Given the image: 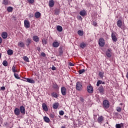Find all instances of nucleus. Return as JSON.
Wrapping results in <instances>:
<instances>
[{
  "mask_svg": "<svg viewBox=\"0 0 128 128\" xmlns=\"http://www.w3.org/2000/svg\"><path fill=\"white\" fill-rule=\"evenodd\" d=\"M102 106L104 110H108L110 108V102L108 100H104L102 102Z\"/></svg>",
  "mask_w": 128,
  "mask_h": 128,
  "instance_id": "1",
  "label": "nucleus"
},
{
  "mask_svg": "<svg viewBox=\"0 0 128 128\" xmlns=\"http://www.w3.org/2000/svg\"><path fill=\"white\" fill-rule=\"evenodd\" d=\"M76 90L80 92V90H82V82H78L76 84Z\"/></svg>",
  "mask_w": 128,
  "mask_h": 128,
  "instance_id": "2",
  "label": "nucleus"
},
{
  "mask_svg": "<svg viewBox=\"0 0 128 128\" xmlns=\"http://www.w3.org/2000/svg\"><path fill=\"white\" fill-rule=\"evenodd\" d=\"M98 44L100 46H101V48L104 46V44H106V42H104V38H100L99 39Z\"/></svg>",
  "mask_w": 128,
  "mask_h": 128,
  "instance_id": "3",
  "label": "nucleus"
},
{
  "mask_svg": "<svg viewBox=\"0 0 128 128\" xmlns=\"http://www.w3.org/2000/svg\"><path fill=\"white\" fill-rule=\"evenodd\" d=\"M87 92L88 94H92L94 92V88L90 84L87 86Z\"/></svg>",
  "mask_w": 128,
  "mask_h": 128,
  "instance_id": "4",
  "label": "nucleus"
},
{
  "mask_svg": "<svg viewBox=\"0 0 128 128\" xmlns=\"http://www.w3.org/2000/svg\"><path fill=\"white\" fill-rule=\"evenodd\" d=\"M24 26L26 28H30V23L28 20H24Z\"/></svg>",
  "mask_w": 128,
  "mask_h": 128,
  "instance_id": "5",
  "label": "nucleus"
},
{
  "mask_svg": "<svg viewBox=\"0 0 128 128\" xmlns=\"http://www.w3.org/2000/svg\"><path fill=\"white\" fill-rule=\"evenodd\" d=\"M112 49H108L106 51V54L108 58H112Z\"/></svg>",
  "mask_w": 128,
  "mask_h": 128,
  "instance_id": "6",
  "label": "nucleus"
},
{
  "mask_svg": "<svg viewBox=\"0 0 128 128\" xmlns=\"http://www.w3.org/2000/svg\"><path fill=\"white\" fill-rule=\"evenodd\" d=\"M111 36H112V40H113V42H116L118 41V38H116V33L112 32Z\"/></svg>",
  "mask_w": 128,
  "mask_h": 128,
  "instance_id": "7",
  "label": "nucleus"
},
{
  "mask_svg": "<svg viewBox=\"0 0 128 128\" xmlns=\"http://www.w3.org/2000/svg\"><path fill=\"white\" fill-rule=\"evenodd\" d=\"M98 90L101 94H104V86H99L98 88Z\"/></svg>",
  "mask_w": 128,
  "mask_h": 128,
  "instance_id": "8",
  "label": "nucleus"
},
{
  "mask_svg": "<svg viewBox=\"0 0 128 128\" xmlns=\"http://www.w3.org/2000/svg\"><path fill=\"white\" fill-rule=\"evenodd\" d=\"M61 93L62 96H66V88L64 86H62L61 88Z\"/></svg>",
  "mask_w": 128,
  "mask_h": 128,
  "instance_id": "9",
  "label": "nucleus"
},
{
  "mask_svg": "<svg viewBox=\"0 0 128 128\" xmlns=\"http://www.w3.org/2000/svg\"><path fill=\"white\" fill-rule=\"evenodd\" d=\"M20 112H21V114H26V108H24V106H20Z\"/></svg>",
  "mask_w": 128,
  "mask_h": 128,
  "instance_id": "10",
  "label": "nucleus"
},
{
  "mask_svg": "<svg viewBox=\"0 0 128 128\" xmlns=\"http://www.w3.org/2000/svg\"><path fill=\"white\" fill-rule=\"evenodd\" d=\"M14 114L15 116H20V109L18 108H16L14 110Z\"/></svg>",
  "mask_w": 128,
  "mask_h": 128,
  "instance_id": "11",
  "label": "nucleus"
},
{
  "mask_svg": "<svg viewBox=\"0 0 128 128\" xmlns=\"http://www.w3.org/2000/svg\"><path fill=\"white\" fill-rule=\"evenodd\" d=\"M52 46H54V48H58L60 46V42H58L56 40L54 41L52 43Z\"/></svg>",
  "mask_w": 128,
  "mask_h": 128,
  "instance_id": "12",
  "label": "nucleus"
},
{
  "mask_svg": "<svg viewBox=\"0 0 128 128\" xmlns=\"http://www.w3.org/2000/svg\"><path fill=\"white\" fill-rule=\"evenodd\" d=\"M48 6L50 8H53V6H54V0H50L48 2Z\"/></svg>",
  "mask_w": 128,
  "mask_h": 128,
  "instance_id": "13",
  "label": "nucleus"
},
{
  "mask_svg": "<svg viewBox=\"0 0 128 128\" xmlns=\"http://www.w3.org/2000/svg\"><path fill=\"white\" fill-rule=\"evenodd\" d=\"M32 40L36 42H40V38L38 36H34L32 37Z\"/></svg>",
  "mask_w": 128,
  "mask_h": 128,
  "instance_id": "14",
  "label": "nucleus"
},
{
  "mask_svg": "<svg viewBox=\"0 0 128 128\" xmlns=\"http://www.w3.org/2000/svg\"><path fill=\"white\" fill-rule=\"evenodd\" d=\"M42 108L45 112H48V106L45 103H43L42 104Z\"/></svg>",
  "mask_w": 128,
  "mask_h": 128,
  "instance_id": "15",
  "label": "nucleus"
},
{
  "mask_svg": "<svg viewBox=\"0 0 128 128\" xmlns=\"http://www.w3.org/2000/svg\"><path fill=\"white\" fill-rule=\"evenodd\" d=\"M104 116H100L98 118V124H102V122H104Z\"/></svg>",
  "mask_w": 128,
  "mask_h": 128,
  "instance_id": "16",
  "label": "nucleus"
},
{
  "mask_svg": "<svg viewBox=\"0 0 128 128\" xmlns=\"http://www.w3.org/2000/svg\"><path fill=\"white\" fill-rule=\"evenodd\" d=\"M80 14L82 16H86L87 14L86 11V10H82L80 12Z\"/></svg>",
  "mask_w": 128,
  "mask_h": 128,
  "instance_id": "17",
  "label": "nucleus"
},
{
  "mask_svg": "<svg viewBox=\"0 0 128 128\" xmlns=\"http://www.w3.org/2000/svg\"><path fill=\"white\" fill-rule=\"evenodd\" d=\"M2 38H4V40H6V38H8V32H2Z\"/></svg>",
  "mask_w": 128,
  "mask_h": 128,
  "instance_id": "18",
  "label": "nucleus"
},
{
  "mask_svg": "<svg viewBox=\"0 0 128 128\" xmlns=\"http://www.w3.org/2000/svg\"><path fill=\"white\" fill-rule=\"evenodd\" d=\"M117 26H118L120 28H122V20H118L117 22Z\"/></svg>",
  "mask_w": 128,
  "mask_h": 128,
  "instance_id": "19",
  "label": "nucleus"
},
{
  "mask_svg": "<svg viewBox=\"0 0 128 128\" xmlns=\"http://www.w3.org/2000/svg\"><path fill=\"white\" fill-rule=\"evenodd\" d=\"M105 84L106 82H102V80H99L97 82L96 86H100V84Z\"/></svg>",
  "mask_w": 128,
  "mask_h": 128,
  "instance_id": "20",
  "label": "nucleus"
},
{
  "mask_svg": "<svg viewBox=\"0 0 128 128\" xmlns=\"http://www.w3.org/2000/svg\"><path fill=\"white\" fill-rule=\"evenodd\" d=\"M60 106V104L58 102H55L53 104L52 108L54 110H56Z\"/></svg>",
  "mask_w": 128,
  "mask_h": 128,
  "instance_id": "21",
  "label": "nucleus"
},
{
  "mask_svg": "<svg viewBox=\"0 0 128 128\" xmlns=\"http://www.w3.org/2000/svg\"><path fill=\"white\" fill-rule=\"evenodd\" d=\"M42 14H40V12H37L34 14V16L36 18H40V16Z\"/></svg>",
  "mask_w": 128,
  "mask_h": 128,
  "instance_id": "22",
  "label": "nucleus"
},
{
  "mask_svg": "<svg viewBox=\"0 0 128 128\" xmlns=\"http://www.w3.org/2000/svg\"><path fill=\"white\" fill-rule=\"evenodd\" d=\"M44 122H47L48 124V122H50V118H48V117L46 116L44 117Z\"/></svg>",
  "mask_w": 128,
  "mask_h": 128,
  "instance_id": "23",
  "label": "nucleus"
},
{
  "mask_svg": "<svg viewBox=\"0 0 128 128\" xmlns=\"http://www.w3.org/2000/svg\"><path fill=\"white\" fill-rule=\"evenodd\" d=\"M124 124L122 123L118 124H116V128H124Z\"/></svg>",
  "mask_w": 128,
  "mask_h": 128,
  "instance_id": "24",
  "label": "nucleus"
},
{
  "mask_svg": "<svg viewBox=\"0 0 128 128\" xmlns=\"http://www.w3.org/2000/svg\"><path fill=\"white\" fill-rule=\"evenodd\" d=\"M26 80L27 82H29L30 84H34V82H35L34 80L30 78H26Z\"/></svg>",
  "mask_w": 128,
  "mask_h": 128,
  "instance_id": "25",
  "label": "nucleus"
},
{
  "mask_svg": "<svg viewBox=\"0 0 128 128\" xmlns=\"http://www.w3.org/2000/svg\"><path fill=\"white\" fill-rule=\"evenodd\" d=\"M7 54L8 56H12V54H14V51L12 50H8Z\"/></svg>",
  "mask_w": 128,
  "mask_h": 128,
  "instance_id": "26",
  "label": "nucleus"
},
{
  "mask_svg": "<svg viewBox=\"0 0 128 128\" xmlns=\"http://www.w3.org/2000/svg\"><path fill=\"white\" fill-rule=\"evenodd\" d=\"M2 4L4 6H8L10 4V1L8 0H3Z\"/></svg>",
  "mask_w": 128,
  "mask_h": 128,
  "instance_id": "27",
  "label": "nucleus"
},
{
  "mask_svg": "<svg viewBox=\"0 0 128 128\" xmlns=\"http://www.w3.org/2000/svg\"><path fill=\"white\" fill-rule=\"evenodd\" d=\"M26 46H30V44H32V40L30 38H28L26 40Z\"/></svg>",
  "mask_w": 128,
  "mask_h": 128,
  "instance_id": "28",
  "label": "nucleus"
},
{
  "mask_svg": "<svg viewBox=\"0 0 128 128\" xmlns=\"http://www.w3.org/2000/svg\"><path fill=\"white\" fill-rule=\"evenodd\" d=\"M78 34L80 36H84V31L79 30L78 31Z\"/></svg>",
  "mask_w": 128,
  "mask_h": 128,
  "instance_id": "29",
  "label": "nucleus"
},
{
  "mask_svg": "<svg viewBox=\"0 0 128 128\" xmlns=\"http://www.w3.org/2000/svg\"><path fill=\"white\" fill-rule=\"evenodd\" d=\"M14 8L12 6H9L7 8V11L8 12H12Z\"/></svg>",
  "mask_w": 128,
  "mask_h": 128,
  "instance_id": "30",
  "label": "nucleus"
},
{
  "mask_svg": "<svg viewBox=\"0 0 128 128\" xmlns=\"http://www.w3.org/2000/svg\"><path fill=\"white\" fill-rule=\"evenodd\" d=\"M56 30L58 32H62V27L60 26H58L56 27Z\"/></svg>",
  "mask_w": 128,
  "mask_h": 128,
  "instance_id": "31",
  "label": "nucleus"
},
{
  "mask_svg": "<svg viewBox=\"0 0 128 128\" xmlns=\"http://www.w3.org/2000/svg\"><path fill=\"white\" fill-rule=\"evenodd\" d=\"M18 46L20 48H24V44L23 42H18Z\"/></svg>",
  "mask_w": 128,
  "mask_h": 128,
  "instance_id": "32",
  "label": "nucleus"
},
{
  "mask_svg": "<svg viewBox=\"0 0 128 128\" xmlns=\"http://www.w3.org/2000/svg\"><path fill=\"white\" fill-rule=\"evenodd\" d=\"M52 96L53 98H58V94L56 92H54L52 93Z\"/></svg>",
  "mask_w": 128,
  "mask_h": 128,
  "instance_id": "33",
  "label": "nucleus"
},
{
  "mask_svg": "<svg viewBox=\"0 0 128 128\" xmlns=\"http://www.w3.org/2000/svg\"><path fill=\"white\" fill-rule=\"evenodd\" d=\"M86 46V44H84V42L81 43L80 44V48H84Z\"/></svg>",
  "mask_w": 128,
  "mask_h": 128,
  "instance_id": "34",
  "label": "nucleus"
},
{
  "mask_svg": "<svg viewBox=\"0 0 128 128\" xmlns=\"http://www.w3.org/2000/svg\"><path fill=\"white\" fill-rule=\"evenodd\" d=\"M23 60L25 61V62H30V60L28 59V56H24L23 57Z\"/></svg>",
  "mask_w": 128,
  "mask_h": 128,
  "instance_id": "35",
  "label": "nucleus"
},
{
  "mask_svg": "<svg viewBox=\"0 0 128 128\" xmlns=\"http://www.w3.org/2000/svg\"><path fill=\"white\" fill-rule=\"evenodd\" d=\"M12 72H18V70H16V66H14L12 67Z\"/></svg>",
  "mask_w": 128,
  "mask_h": 128,
  "instance_id": "36",
  "label": "nucleus"
},
{
  "mask_svg": "<svg viewBox=\"0 0 128 128\" xmlns=\"http://www.w3.org/2000/svg\"><path fill=\"white\" fill-rule=\"evenodd\" d=\"M104 72H99V76L102 78H104Z\"/></svg>",
  "mask_w": 128,
  "mask_h": 128,
  "instance_id": "37",
  "label": "nucleus"
},
{
  "mask_svg": "<svg viewBox=\"0 0 128 128\" xmlns=\"http://www.w3.org/2000/svg\"><path fill=\"white\" fill-rule=\"evenodd\" d=\"M14 76L17 80H20V76H18V74L16 73L14 74Z\"/></svg>",
  "mask_w": 128,
  "mask_h": 128,
  "instance_id": "38",
  "label": "nucleus"
},
{
  "mask_svg": "<svg viewBox=\"0 0 128 128\" xmlns=\"http://www.w3.org/2000/svg\"><path fill=\"white\" fill-rule=\"evenodd\" d=\"M84 72H86V70L84 69H82L79 70V74H84Z\"/></svg>",
  "mask_w": 128,
  "mask_h": 128,
  "instance_id": "39",
  "label": "nucleus"
},
{
  "mask_svg": "<svg viewBox=\"0 0 128 128\" xmlns=\"http://www.w3.org/2000/svg\"><path fill=\"white\" fill-rule=\"evenodd\" d=\"M2 64L4 66H8V61L4 60L2 62Z\"/></svg>",
  "mask_w": 128,
  "mask_h": 128,
  "instance_id": "40",
  "label": "nucleus"
},
{
  "mask_svg": "<svg viewBox=\"0 0 128 128\" xmlns=\"http://www.w3.org/2000/svg\"><path fill=\"white\" fill-rule=\"evenodd\" d=\"M42 42L43 44H46L48 42L46 41V39L44 38L42 40Z\"/></svg>",
  "mask_w": 128,
  "mask_h": 128,
  "instance_id": "41",
  "label": "nucleus"
},
{
  "mask_svg": "<svg viewBox=\"0 0 128 128\" xmlns=\"http://www.w3.org/2000/svg\"><path fill=\"white\" fill-rule=\"evenodd\" d=\"M59 114L60 116H64V112L63 110H60L59 112Z\"/></svg>",
  "mask_w": 128,
  "mask_h": 128,
  "instance_id": "42",
  "label": "nucleus"
},
{
  "mask_svg": "<svg viewBox=\"0 0 128 128\" xmlns=\"http://www.w3.org/2000/svg\"><path fill=\"white\" fill-rule=\"evenodd\" d=\"M116 110L118 112H122V108H120V107H117Z\"/></svg>",
  "mask_w": 128,
  "mask_h": 128,
  "instance_id": "43",
  "label": "nucleus"
},
{
  "mask_svg": "<svg viewBox=\"0 0 128 128\" xmlns=\"http://www.w3.org/2000/svg\"><path fill=\"white\" fill-rule=\"evenodd\" d=\"M77 19L79 20H82V16H77Z\"/></svg>",
  "mask_w": 128,
  "mask_h": 128,
  "instance_id": "44",
  "label": "nucleus"
},
{
  "mask_svg": "<svg viewBox=\"0 0 128 128\" xmlns=\"http://www.w3.org/2000/svg\"><path fill=\"white\" fill-rule=\"evenodd\" d=\"M28 2L30 4H34V0H28Z\"/></svg>",
  "mask_w": 128,
  "mask_h": 128,
  "instance_id": "45",
  "label": "nucleus"
},
{
  "mask_svg": "<svg viewBox=\"0 0 128 128\" xmlns=\"http://www.w3.org/2000/svg\"><path fill=\"white\" fill-rule=\"evenodd\" d=\"M50 118H54V114H50Z\"/></svg>",
  "mask_w": 128,
  "mask_h": 128,
  "instance_id": "46",
  "label": "nucleus"
},
{
  "mask_svg": "<svg viewBox=\"0 0 128 128\" xmlns=\"http://www.w3.org/2000/svg\"><path fill=\"white\" fill-rule=\"evenodd\" d=\"M59 54H60V56L62 55V50L60 49Z\"/></svg>",
  "mask_w": 128,
  "mask_h": 128,
  "instance_id": "47",
  "label": "nucleus"
},
{
  "mask_svg": "<svg viewBox=\"0 0 128 128\" xmlns=\"http://www.w3.org/2000/svg\"><path fill=\"white\" fill-rule=\"evenodd\" d=\"M92 24L94 26H98V23L96 22H93Z\"/></svg>",
  "mask_w": 128,
  "mask_h": 128,
  "instance_id": "48",
  "label": "nucleus"
},
{
  "mask_svg": "<svg viewBox=\"0 0 128 128\" xmlns=\"http://www.w3.org/2000/svg\"><path fill=\"white\" fill-rule=\"evenodd\" d=\"M41 56H44V57L46 56V53H44V52H42Z\"/></svg>",
  "mask_w": 128,
  "mask_h": 128,
  "instance_id": "49",
  "label": "nucleus"
},
{
  "mask_svg": "<svg viewBox=\"0 0 128 128\" xmlns=\"http://www.w3.org/2000/svg\"><path fill=\"white\" fill-rule=\"evenodd\" d=\"M69 66H74V64L72 63V62H69Z\"/></svg>",
  "mask_w": 128,
  "mask_h": 128,
  "instance_id": "50",
  "label": "nucleus"
},
{
  "mask_svg": "<svg viewBox=\"0 0 128 128\" xmlns=\"http://www.w3.org/2000/svg\"><path fill=\"white\" fill-rule=\"evenodd\" d=\"M54 88H58V84H55L54 85Z\"/></svg>",
  "mask_w": 128,
  "mask_h": 128,
  "instance_id": "51",
  "label": "nucleus"
},
{
  "mask_svg": "<svg viewBox=\"0 0 128 128\" xmlns=\"http://www.w3.org/2000/svg\"><path fill=\"white\" fill-rule=\"evenodd\" d=\"M80 102H84V99L83 98H80Z\"/></svg>",
  "mask_w": 128,
  "mask_h": 128,
  "instance_id": "52",
  "label": "nucleus"
},
{
  "mask_svg": "<svg viewBox=\"0 0 128 128\" xmlns=\"http://www.w3.org/2000/svg\"><path fill=\"white\" fill-rule=\"evenodd\" d=\"M52 70H56V68L54 66H52Z\"/></svg>",
  "mask_w": 128,
  "mask_h": 128,
  "instance_id": "53",
  "label": "nucleus"
},
{
  "mask_svg": "<svg viewBox=\"0 0 128 128\" xmlns=\"http://www.w3.org/2000/svg\"><path fill=\"white\" fill-rule=\"evenodd\" d=\"M0 90H6V87H4V86H2V87H1V88H0Z\"/></svg>",
  "mask_w": 128,
  "mask_h": 128,
  "instance_id": "54",
  "label": "nucleus"
},
{
  "mask_svg": "<svg viewBox=\"0 0 128 128\" xmlns=\"http://www.w3.org/2000/svg\"><path fill=\"white\" fill-rule=\"evenodd\" d=\"M37 50H38V52H40V47H38L37 48Z\"/></svg>",
  "mask_w": 128,
  "mask_h": 128,
  "instance_id": "55",
  "label": "nucleus"
},
{
  "mask_svg": "<svg viewBox=\"0 0 128 128\" xmlns=\"http://www.w3.org/2000/svg\"><path fill=\"white\" fill-rule=\"evenodd\" d=\"M55 14H60V12H58V11H56Z\"/></svg>",
  "mask_w": 128,
  "mask_h": 128,
  "instance_id": "56",
  "label": "nucleus"
},
{
  "mask_svg": "<svg viewBox=\"0 0 128 128\" xmlns=\"http://www.w3.org/2000/svg\"><path fill=\"white\" fill-rule=\"evenodd\" d=\"M2 37H0V44H2Z\"/></svg>",
  "mask_w": 128,
  "mask_h": 128,
  "instance_id": "57",
  "label": "nucleus"
},
{
  "mask_svg": "<svg viewBox=\"0 0 128 128\" xmlns=\"http://www.w3.org/2000/svg\"><path fill=\"white\" fill-rule=\"evenodd\" d=\"M13 18L14 19V20H16V18L15 16H13Z\"/></svg>",
  "mask_w": 128,
  "mask_h": 128,
  "instance_id": "58",
  "label": "nucleus"
},
{
  "mask_svg": "<svg viewBox=\"0 0 128 128\" xmlns=\"http://www.w3.org/2000/svg\"><path fill=\"white\" fill-rule=\"evenodd\" d=\"M2 58V53L0 52V58Z\"/></svg>",
  "mask_w": 128,
  "mask_h": 128,
  "instance_id": "59",
  "label": "nucleus"
},
{
  "mask_svg": "<svg viewBox=\"0 0 128 128\" xmlns=\"http://www.w3.org/2000/svg\"><path fill=\"white\" fill-rule=\"evenodd\" d=\"M115 114H116V116H118V112H116V113Z\"/></svg>",
  "mask_w": 128,
  "mask_h": 128,
  "instance_id": "60",
  "label": "nucleus"
},
{
  "mask_svg": "<svg viewBox=\"0 0 128 128\" xmlns=\"http://www.w3.org/2000/svg\"><path fill=\"white\" fill-rule=\"evenodd\" d=\"M61 128H66V126H62L61 127Z\"/></svg>",
  "mask_w": 128,
  "mask_h": 128,
  "instance_id": "61",
  "label": "nucleus"
},
{
  "mask_svg": "<svg viewBox=\"0 0 128 128\" xmlns=\"http://www.w3.org/2000/svg\"><path fill=\"white\" fill-rule=\"evenodd\" d=\"M0 122H2V120L0 119Z\"/></svg>",
  "mask_w": 128,
  "mask_h": 128,
  "instance_id": "62",
  "label": "nucleus"
},
{
  "mask_svg": "<svg viewBox=\"0 0 128 128\" xmlns=\"http://www.w3.org/2000/svg\"><path fill=\"white\" fill-rule=\"evenodd\" d=\"M65 116V117H66V116Z\"/></svg>",
  "mask_w": 128,
  "mask_h": 128,
  "instance_id": "63",
  "label": "nucleus"
}]
</instances>
